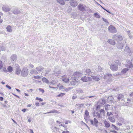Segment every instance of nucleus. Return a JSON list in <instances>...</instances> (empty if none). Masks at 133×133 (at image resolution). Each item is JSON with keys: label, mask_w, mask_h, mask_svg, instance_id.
<instances>
[{"label": "nucleus", "mask_w": 133, "mask_h": 133, "mask_svg": "<svg viewBox=\"0 0 133 133\" xmlns=\"http://www.w3.org/2000/svg\"><path fill=\"white\" fill-rule=\"evenodd\" d=\"M85 6L82 4H79L78 6V9L82 11H84L85 10Z\"/></svg>", "instance_id": "9b49d317"}, {"label": "nucleus", "mask_w": 133, "mask_h": 133, "mask_svg": "<svg viewBox=\"0 0 133 133\" xmlns=\"http://www.w3.org/2000/svg\"><path fill=\"white\" fill-rule=\"evenodd\" d=\"M81 124L83 125H85L86 124L85 123H84L83 122L81 121L80 122Z\"/></svg>", "instance_id": "052dcab7"}, {"label": "nucleus", "mask_w": 133, "mask_h": 133, "mask_svg": "<svg viewBox=\"0 0 133 133\" xmlns=\"http://www.w3.org/2000/svg\"><path fill=\"white\" fill-rule=\"evenodd\" d=\"M107 75L109 77H110L112 76V75L111 74L109 73H107Z\"/></svg>", "instance_id": "4d7b16f0"}, {"label": "nucleus", "mask_w": 133, "mask_h": 133, "mask_svg": "<svg viewBox=\"0 0 133 133\" xmlns=\"http://www.w3.org/2000/svg\"><path fill=\"white\" fill-rule=\"evenodd\" d=\"M82 74L78 72H75L73 74L75 78H77V77H79L82 75Z\"/></svg>", "instance_id": "ddd939ff"}, {"label": "nucleus", "mask_w": 133, "mask_h": 133, "mask_svg": "<svg viewBox=\"0 0 133 133\" xmlns=\"http://www.w3.org/2000/svg\"><path fill=\"white\" fill-rule=\"evenodd\" d=\"M108 30L111 33H115L117 32L116 29L115 27L112 25L109 26L108 27Z\"/></svg>", "instance_id": "20e7f679"}, {"label": "nucleus", "mask_w": 133, "mask_h": 133, "mask_svg": "<svg viewBox=\"0 0 133 133\" xmlns=\"http://www.w3.org/2000/svg\"><path fill=\"white\" fill-rule=\"evenodd\" d=\"M111 128L113 130H119L118 128L117 127L113 124L111 125Z\"/></svg>", "instance_id": "2f4dec72"}, {"label": "nucleus", "mask_w": 133, "mask_h": 133, "mask_svg": "<svg viewBox=\"0 0 133 133\" xmlns=\"http://www.w3.org/2000/svg\"><path fill=\"white\" fill-rule=\"evenodd\" d=\"M42 81L43 82L49 84V81L45 78L43 77L42 78Z\"/></svg>", "instance_id": "7c9ffc66"}, {"label": "nucleus", "mask_w": 133, "mask_h": 133, "mask_svg": "<svg viewBox=\"0 0 133 133\" xmlns=\"http://www.w3.org/2000/svg\"><path fill=\"white\" fill-rule=\"evenodd\" d=\"M2 9L4 11L8 12L10 10V9L9 8L8 6L4 5L2 8Z\"/></svg>", "instance_id": "4468645a"}, {"label": "nucleus", "mask_w": 133, "mask_h": 133, "mask_svg": "<svg viewBox=\"0 0 133 133\" xmlns=\"http://www.w3.org/2000/svg\"><path fill=\"white\" fill-rule=\"evenodd\" d=\"M30 73L31 74H36L37 73V72L36 70L32 69L31 70Z\"/></svg>", "instance_id": "e433bc0d"}, {"label": "nucleus", "mask_w": 133, "mask_h": 133, "mask_svg": "<svg viewBox=\"0 0 133 133\" xmlns=\"http://www.w3.org/2000/svg\"><path fill=\"white\" fill-rule=\"evenodd\" d=\"M12 12L15 15H17L21 12L20 10L17 9H15Z\"/></svg>", "instance_id": "f3484780"}, {"label": "nucleus", "mask_w": 133, "mask_h": 133, "mask_svg": "<svg viewBox=\"0 0 133 133\" xmlns=\"http://www.w3.org/2000/svg\"><path fill=\"white\" fill-rule=\"evenodd\" d=\"M110 105L108 104H107L105 107V109L106 111L110 109Z\"/></svg>", "instance_id": "f704fd0d"}, {"label": "nucleus", "mask_w": 133, "mask_h": 133, "mask_svg": "<svg viewBox=\"0 0 133 133\" xmlns=\"http://www.w3.org/2000/svg\"><path fill=\"white\" fill-rule=\"evenodd\" d=\"M71 123V122L70 121H68V120H67V121H66L65 122V123L66 124H67L68 123Z\"/></svg>", "instance_id": "6e6d98bb"}, {"label": "nucleus", "mask_w": 133, "mask_h": 133, "mask_svg": "<svg viewBox=\"0 0 133 133\" xmlns=\"http://www.w3.org/2000/svg\"><path fill=\"white\" fill-rule=\"evenodd\" d=\"M126 62L124 64L125 66L127 68H132L133 67V65L131 62L129 60H126Z\"/></svg>", "instance_id": "7ed1b4c3"}, {"label": "nucleus", "mask_w": 133, "mask_h": 133, "mask_svg": "<svg viewBox=\"0 0 133 133\" xmlns=\"http://www.w3.org/2000/svg\"><path fill=\"white\" fill-rule=\"evenodd\" d=\"M106 102V101L103 98L100 99L98 102V103L100 104L101 105H104Z\"/></svg>", "instance_id": "6ab92c4d"}, {"label": "nucleus", "mask_w": 133, "mask_h": 133, "mask_svg": "<svg viewBox=\"0 0 133 133\" xmlns=\"http://www.w3.org/2000/svg\"><path fill=\"white\" fill-rule=\"evenodd\" d=\"M94 121L92 120H90V122L91 124L95 125L96 127H97L98 125V122L96 118H94Z\"/></svg>", "instance_id": "0eeeda50"}, {"label": "nucleus", "mask_w": 133, "mask_h": 133, "mask_svg": "<svg viewBox=\"0 0 133 133\" xmlns=\"http://www.w3.org/2000/svg\"><path fill=\"white\" fill-rule=\"evenodd\" d=\"M103 123L104 124L105 127L107 128H109L110 126L109 121H107L106 120H104L103 121Z\"/></svg>", "instance_id": "dca6fc26"}, {"label": "nucleus", "mask_w": 133, "mask_h": 133, "mask_svg": "<svg viewBox=\"0 0 133 133\" xmlns=\"http://www.w3.org/2000/svg\"><path fill=\"white\" fill-rule=\"evenodd\" d=\"M102 18V19L106 23H107L108 24H109V23L107 21V20L103 18Z\"/></svg>", "instance_id": "09e8293b"}, {"label": "nucleus", "mask_w": 133, "mask_h": 133, "mask_svg": "<svg viewBox=\"0 0 133 133\" xmlns=\"http://www.w3.org/2000/svg\"><path fill=\"white\" fill-rule=\"evenodd\" d=\"M57 1L60 4L62 5H64L65 4V3L63 0H57Z\"/></svg>", "instance_id": "a878e982"}, {"label": "nucleus", "mask_w": 133, "mask_h": 133, "mask_svg": "<svg viewBox=\"0 0 133 133\" xmlns=\"http://www.w3.org/2000/svg\"><path fill=\"white\" fill-rule=\"evenodd\" d=\"M1 50H4L5 49V48L3 46L1 47Z\"/></svg>", "instance_id": "338daca9"}, {"label": "nucleus", "mask_w": 133, "mask_h": 133, "mask_svg": "<svg viewBox=\"0 0 133 133\" xmlns=\"http://www.w3.org/2000/svg\"><path fill=\"white\" fill-rule=\"evenodd\" d=\"M6 87L9 89H11V87L8 85H6Z\"/></svg>", "instance_id": "bf43d9fd"}, {"label": "nucleus", "mask_w": 133, "mask_h": 133, "mask_svg": "<svg viewBox=\"0 0 133 133\" xmlns=\"http://www.w3.org/2000/svg\"><path fill=\"white\" fill-rule=\"evenodd\" d=\"M69 133V132L68 131H64L62 132V133Z\"/></svg>", "instance_id": "0e129e2a"}, {"label": "nucleus", "mask_w": 133, "mask_h": 133, "mask_svg": "<svg viewBox=\"0 0 133 133\" xmlns=\"http://www.w3.org/2000/svg\"><path fill=\"white\" fill-rule=\"evenodd\" d=\"M98 70L99 71H102L103 70V68L102 67L100 66H99L98 67Z\"/></svg>", "instance_id": "603ef678"}, {"label": "nucleus", "mask_w": 133, "mask_h": 133, "mask_svg": "<svg viewBox=\"0 0 133 133\" xmlns=\"http://www.w3.org/2000/svg\"><path fill=\"white\" fill-rule=\"evenodd\" d=\"M3 67V64L1 61H0V69L2 68Z\"/></svg>", "instance_id": "3c124183"}, {"label": "nucleus", "mask_w": 133, "mask_h": 133, "mask_svg": "<svg viewBox=\"0 0 133 133\" xmlns=\"http://www.w3.org/2000/svg\"><path fill=\"white\" fill-rule=\"evenodd\" d=\"M89 113L88 111L87 110H86L85 111V115L84 116V118L86 121L89 117Z\"/></svg>", "instance_id": "f8f14e48"}, {"label": "nucleus", "mask_w": 133, "mask_h": 133, "mask_svg": "<svg viewBox=\"0 0 133 133\" xmlns=\"http://www.w3.org/2000/svg\"><path fill=\"white\" fill-rule=\"evenodd\" d=\"M119 122L121 123H123L124 122V120L123 118H120L119 119Z\"/></svg>", "instance_id": "37998d69"}, {"label": "nucleus", "mask_w": 133, "mask_h": 133, "mask_svg": "<svg viewBox=\"0 0 133 133\" xmlns=\"http://www.w3.org/2000/svg\"><path fill=\"white\" fill-rule=\"evenodd\" d=\"M70 3L71 6H76L78 5L77 2L75 0H71Z\"/></svg>", "instance_id": "9d476101"}, {"label": "nucleus", "mask_w": 133, "mask_h": 133, "mask_svg": "<svg viewBox=\"0 0 133 133\" xmlns=\"http://www.w3.org/2000/svg\"><path fill=\"white\" fill-rule=\"evenodd\" d=\"M76 98H77V96H76L75 95H74L72 97V99H75Z\"/></svg>", "instance_id": "680f3d73"}, {"label": "nucleus", "mask_w": 133, "mask_h": 133, "mask_svg": "<svg viewBox=\"0 0 133 133\" xmlns=\"http://www.w3.org/2000/svg\"><path fill=\"white\" fill-rule=\"evenodd\" d=\"M94 16L96 18H100V15L97 13H95L94 14Z\"/></svg>", "instance_id": "4c0bfd02"}, {"label": "nucleus", "mask_w": 133, "mask_h": 133, "mask_svg": "<svg viewBox=\"0 0 133 133\" xmlns=\"http://www.w3.org/2000/svg\"><path fill=\"white\" fill-rule=\"evenodd\" d=\"M62 81L65 83H67L69 81V79L68 78H66L64 76L62 77Z\"/></svg>", "instance_id": "393cba45"}, {"label": "nucleus", "mask_w": 133, "mask_h": 133, "mask_svg": "<svg viewBox=\"0 0 133 133\" xmlns=\"http://www.w3.org/2000/svg\"><path fill=\"white\" fill-rule=\"evenodd\" d=\"M17 57V55L16 54L12 55L11 57V58H16Z\"/></svg>", "instance_id": "c03bdc74"}, {"label": "nucleus", "mask_w": 133, "mask_h": 133, "mask_svg": "<svg viewBox=\"0 0 133 133\" xmlns=\"http://www.w3.org/2000/svg\"><path fill=\"white\" fill-rule=\"evenodd\" d=\"M71 80L72 81L70 82V83L72 85H76L78 83V79L76 78L71 77Z\"/></svg>", "instance_id": "39448f33"}, {"label": "nucleus", "mask_w": 133, "mask_h": 133, "mask_svg": "<svg viewBox=\"0 0 133 133\" xmlns=\"http://www.w3.org/2000/svg\"><path fill=\"white\" fill-rule=\"evenodd\" d=\"M77 92L78 93H82L83 92L82 90L81 89H79L77 90Z\"/></svg>", "instance_id": "864d4df0"}, {"label": "nucleus", "mask_w": 133, "mask_h": 133, "mask_svg": "<svg viewBox=\"0 0 133 133\" xmlns=\"http://www.w3.org/2000/svg\"><path fill=\"white\" fill-rule=\"evenodd\" d=\"M88 77H87L86 76L83 77L81 79L84 82H87L88 81Z\"/></svg>", "instance_id": "bb28decb"}, {"label": "nucleus", "mask_w": 133, "mask_h": 133, "mask_svg": "<svg viewBox=\"0 0 133 133\" xmlns=\"http://www.w3.org/2000/svg\"><path fill=\"white\" fill-rule=\"evenodd\" d=\"M76 105L77 106H78V108L80 109V108H81L84 105V104H77Z\"/></svg>", "instance_id": "a19ab883"}, {"label": "nucleus", "mask_w": 133, "mask_h": 133, "mask_svg": "<svg viewBox=\"0 0 133 133\" xmlns=\"http://www.w3.org/2000/svg\"><path fill=\"white\" fill-rule=\"evenodd\" d=\"M34 78L37 79H39L41 78V77L40 76H34Z\"/></svg>", "instance_id": "5fc2aeb1"}, {"label": "nucleus", "mask_w": 133, "mask_h": 133, "mask_svg": "<svg viewBox=\"0 0 133 133\" xmlns=\"http://www.w3.org/2000/svg\"><path fill=\"white\" fill-rule=\"evenodd\" d=\"M108 99L109 100L111 101L112 99V96H111L108 98Z\"/></svg>", "instance_id": "13d9d810"}, {"label": "nucleus", "mask_w": 133, "mask_h": 133, "mask_svg": "<svg viewBox=\"0 0 133 133\" xmlns=\"http://www.w3.org/2000/svg\"><path fill=\"white\" fill-rule=\"evenodd\" d=\"M127 34H128V35H130V31H127Z\"/></svg>", "instance_id": "69168bd1"}, {"label": "nucleus", "mask_w": 133, "mask_h": 133, "mask_svg": "<svg viewBox=\"0 0 133 133\" xmlns=\"http://www.w3.org/2000/svg\"><path fill=\"white\" fill-rule=\"evenodd\" d=\"M7 70L10 72H11L13 70L11 66H9L7 68Z\"/></svg>", "instance_id": "58836bf2"}, {"label": "nucleus", "mask_w": 133, "mask_h": 133, "mask_svg": "<svg viewBox=\"0 0 133 133\" xmlns=\"http://www.w3.org/2000/svg\"><path fill=\"white\" fill-rule=\"evenodd\" d=\"M116 63L119 66L121 65V62L118 60H117L116 61Z\"/></svg>", "instance_id": "49530a36"}, {"label": "nucleus", "mask_w": 133, "mask_h": 133, "mask_svg": "<svg viewBox=\"0 0 133 133\" xmlns=\"http://www.w3.org/2000/svg\"><path fill=\"white\" fill-rule=\"evenodd\" d=\"M91 77L92 79L95 81H98L100 80V78L96 76H92Z\"/></svg>", "instance_id": "b1692460"}, {"label": "nucleus", "mask_w": 133, "mask_h": 133, "mask_svg": "<svg viewBox=\"0 0 133 133\" xmlns=\"http://www.w3.org/2000/svg\"><path fill=\"white\" fill-rule=\"evenodd\" d=\"M112 38L113 39L118 41H121L123 39V37L122 36L117 34L114 35L112 37Z\"/></svg>", "instance_id": "f03ea898"}, {"label": "nucleus", "mask_w": 133, "mask_h": 133, "mask_svg": "<svg viewBox=\"0 0 133 133\" xmlns=\"http://www.w3.org/2000/svg\"><path fill=\"white\" fill-rule=\"evenodd\" d=\"M97 117L98 118H101L102 117V116L101 115V114L98 112H97L96 113V115L94 116V117Z\"/></svg>", "instance_id": "c85d7f7f"}, {"label": "nucleus", "mask_w": 133, "mask_h": 133, "mask_svg": "<svg viewBox=\"0 0 133 133\" xmlns=\"http://www.w3.org/2000/svg\"><path fill=\"white\" fill-rule=\"evenodd\" d=\"M114 116L113 117H108V119L111 122L114 123L115 122V119L114 118Z\"/></svg>", "instance_id": "412c9836"}, {"label": "nucleus", "mask_w": 133, "mask_h": 133, "mask_svg": "<svg viewBox=\"0 0 133 133\" xmlns=\"http://www.w3.org/2000/svg\"><path fill=\"white\" fill-rule=\"evenodd\" d=\"M113 114H115L114 116L116 118H117L119 115V112L118 111H115V112H113Z\"/></svg>", "instance_id": "5701e85b"}, {"label": "nucleus", "mask_w": 133, "mask_h": 133, "mask_svg": "<svg viewBox=\"0 0 133 133\" xmlns=\"http://www.w3.org/2000/svg\"><path fill=\"white\" fill-rule=\"evenodd\" d=\"M36 69L38 71H39L41 70L42 68L41 66H40L39 67H37Z\"/></svg>", "instance_id": "8fccbe9b"}, {"label": "nucleus", "mask_w": 133, "mask_h": 133, "mask_svg": "<svg viewBox=\"0 0 133 133\" xmlns=\"http://www.w3.org/2000/svg\"><path fill=\"white\" fill-rule=\"evenodd\" d=\"M15 70V74L18 75L21 72V69L20 66L18 64H16Z\"/></svg>", "instance_id": "1a4fd4ad"}, {"label": "nucleus", "mask_w": 133, "mask_h": 133, "mask_svg": "<svg viewBox=\"0 0 133 133\" xmlns=\"http://www.w3.org/2000/svg\"><path fill=\"white\" fill-rule=\"evenodd\" d=\"M117 124L119 126H121L122 125V123L119 122L117 123Z\"/></svg>", "instance_id": "774afa93"}, {"label": "nucleus", "mask_w": 133, "mask_h": 133, "mask_svg": "<svg viewBox=\"0 0 133 133\" xmlns=\"http://www.w3.org/2000/svg\"><path fill=\"white\" fill-rule=\"evenodd\" d=\"M58 113V111H57L55 109H53V110H52L51 111H50L49 112H47L46 113H44V114H49V113Z\"/></svg>", "instance_id": "473e14b6"}, {"label": "nucleus", "mask_w": 133, "mask_h": 133, "mask_svg": "<svg viewBox=\"0 0 133 133\" xmlns=\"http://www.w3.org/2000/svg\"><path fill=\"white\" fill-rule=\"evenodd\" d=\"M7 30L9 32H11L12 31V30L11 27L10 25L8 26L6 28Z\"/></svg>", "instance_id": "c756f323"}, {"label": "nucleus", "mask_w": 133, "mask_h": 133, "mask_svg": "<svg viewBox=\"0 0 133 133\" xmlns=\"http://www.w3.org/2000/svg\"><path fill=\"white\" fill-rule=\"evenodd\" d=\"M117 47L119 49H122L123 47V44L122 43H118L117 44Z\"/></svg>", "instance_id": "a211bd4d"}, {"label": "nucleus", "mask_w": 133, "mask_h": 133, "mask_svg": "<svg viewBox=\"0 0 133 133\" xmlns=\"http://www.w3.org/2000/svg\"><path fill=\"white\" fill-rule=\"evenodd\" d=\"M108 42L113 45H114L116 44V43L114 41L111 39H108Z\"/></svg>", "instance_id": "4be33fe9"}, {"label": "nucleus", "mask_w": 133, "mask_h": 133, "mask_svg": "<svg viewBox=\"0 0 133 133\" xmlns=\"http://www.w3.org/2000/svg\"><path fill=\"white\" fill-rule=\"evenodd\" d=\"M86 73L88 74L89 75H90L92 73L91 70L90 69H88L86 70Z\"/></svg>", "instance_id": "72a5a7b5"}, {"label": "nucleus", "mask_w": 133, "mask_h": 133, "mask_svg": "<svg viewBox=\"0 0 133 133\" xmlns=\"http://www.w3.org/2000/svg\"><path fill=\"white\" fill-rule=\"evenodd\" d=\"M51 129L52 130L53 132H56V131L57 132L58 131L59 129L57 128L56 127L54 126H52Z\"/></svg>", "instance_id": "aec40b11"}, {"label": "nucleus", "mask_w": 133, "mask_h": 133, "mask_svg": "<svg viewBox=\"0 0 133 133\" xmlns=\"http://www.w3.org/2000/svg\"><path fill=\"white\" fill-rule=\"evenodd\" d=\"M129 70V69L127 68H125L123 69L121 71V73L123 74L124 73H125L126 72Z\"/></svg>", "instance_id": "c9c22d12"}, {"label": "nucleus", "mask_w": 133, "mask_h": 133, "mask_svg": "<svg viewBox=\"0 0 133 133\" xmlns=\"http://www.w3.org/2000/svg\"><path fill=\"white\" fill-rule=\"evenodd\" d=\"M28 74V70L26 68H24L21 72L22 76L23 77L26 76Z\"/></svg>", "instance_id": "f257e3e1"}, {"label": "nucleus", "mask_w": 133, "mask_h": 133, "mask_svg": "<svg viewBox=\"0 0 133 133\" xmlns=\"http://www.w3.org/2000/svg\"><path fill=\"white\" fill-rule=\"evenodd\" d=\"M99 111L100 114H102L103 115H104L105 111L104 109H101Z\"/></svg>", "instance_id": "ea45409f"}, {"label": "nucleus", "mask_w": 133, "mask_h": 133, "mask_svg": "<svg viewBox=\"0 0 133 133\" xmlns=\"http://www.w3.org/2000/svg\"><path fill=\"white\" fill-rule=\"evenodd\" d=\"M124 52L127 54V53H128V55L129 56H131L132 54L130 49L127 46H126L125 48V49Z\"/></svg>", "instance_id": "423d86ee"}, {"label": "nucleus", "mask_w": 133, "mask_h": 133, "mask_svg": "<svg viewBox=\"0 0 133 133\" xmlns=\"http://www.w3.org/2000/svg\"><path fill=\"white\" fill-rule=\"evenodd\" d=\"M124 96L122 94H119L118 95L117 98L119 100L121 99L122 100Z\"/></svg>", "instance_id": "cd10ccee"}, {"label": "nucleus", "mask_w": 133, "mask_h": 133, "mask_svg": "<svg viewBox=\"0 0 133 133\" xmlns=\"http://www.w3.org/2000/svg\"><path fill=\"white\" fill-rule=\"evenodd\" d=\"M110 68L111 69L114 71H116L118 69V66L116 64H111Z\"/></svg>", "instance_id": "6e6552de"}, {"label": "nucleus", "mask_w": 133, "mask_h": 133, "mask_svg": "<svg viewBox=\"0 0 133 133\" xmlns=\"http://www.w3.org/2000/svg\"><path fill=\"white\" fill-rule=\"evenodd\" d=\"M54 72L56 76H58V75L60 73V71H58L57 72L56 70H55L54 71Z\"/></svg>", "instance_id": "79ce46f5"}, {"label": "nucleus", "mask_w": 133, "mask_h": 133, "mask_svg": "<svg viewBox=\"0 0 133 133\" xmlns=\"http://www.w3.org/2000/svg\"><path fill=\"white\" fill-rule=\"evenodd\" d=\"M57 82V81H55V80H52V81L51 82H49V87L50 88H52L53 89H57V88L56 87H51V86L50 85L51 84H52L53 85H55L56 84Z\"/></svg>", "instance_id": "2eb2a0df"}, {"label": "nucleus", "mask_w": 133, "mask_h": 133, "mask_svg": "<svg viewBox=\"0 0 133 133\" xmlns=\"http://www.w3.org/2000/svg\"><path fill=\"white\" fill-rule=\"evenodd\" d=\"M65 94L61 93L60 94H59V95H58L57 96L58 97H62Z\"/></svg>", "instance_id": "de8ad7c7"}, {"label": "nucleus", "mask_w": 133, "mask_h": 133, "mask_svg": "<svg viewBox=\"0 0 133 133\" xmlns=\"http://www.w3.org/2000/svg\"><path fill=\"white\" fill-rule=\"evenodd\" d=\"M107 115L109 117H110V116L113 115V114L111 112H108L107 113Z\"/></svg>", "instance_id": "a18cd8bd"}, {"label": "nucleus", "mask_w": 133, "mask_h": 133, "mask_svg": "<svg viewBox=\"0 0 133 133\" xmlns=\"http://www.w3.org/2000/svg\"><path fill=\"white\" fill-rule=\"evenodd\" d=\"M36 100H39L40 101H42V99H41V98H39L38 97H37L36 98Z\"/></svg>", "instance_id": "e2e57ef3"}]
</instances>
